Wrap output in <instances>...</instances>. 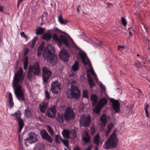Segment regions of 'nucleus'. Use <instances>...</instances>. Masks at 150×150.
Segmentation results:
<instances>
[{"mask_svg":"<svg viewBox=\"0 0 150 150\" xmlns=\"http://www.w3.org/2000/svg\"><path fill=\"white\" fill-rule=\"evenodd\" d=\"M23 70L21 68L20 72L18 71L15 74L13 81L14 93L18 100L21 102L25 101V90L21 86L18 85L19 82L21 83L23 79L22 77Z\"/></svg>","mask_w":150,"mask_h":150,"instance_id":"nucleus-1","label":"nucleus"},{"mask_svg":"<svg viewBox=\"0 0 150 150\" xmlns=\"http://www.w3.org/2000/svg\"><path fill=\"white\" fill-rule=\"evenodd\" d=\"M40 74V69L38 62H34L33 66L30 65L29 69L28 78L30 80L34 78L35 75Z\"/></svg>","mask_w":150,"mask_h":150,"instance_id":"nucleus-2","label":"nucleus"},{"mask_svg":"<svg viewBox=\"0 0 150 150\" xmlns=\"http://www.w3.org/2000/svg\"><path fill=\"white\" fill-rule=\"evenodd\" d=\"M25 145L28 146V145L27 143L31 144L33 143L38 141V138L37 135L34 132H30L28 134L27 138L25 139Z\"/></svg>","mask_w":150,"mask_h":150,"instance_id":"nucleus-3","label":"nucleus"},{"mask_svg":"<svg viewBox=\"0 0 150 150\" xmlns=\"http://www.w3.org/2000/svg\"><path fill=\"white\" fill-rule=\"evenodd\" d=\"M47 69L45 67H43L42 69V75L43 76V80L44 83L47 82Z\"/></svg>","mask_w":150,"mask_h":150,"instance_id":"nucleus-4","label":"nucleus"},{"mask_svg":"<svg viewBox=\"0 0 150 150\" xmlns=\"http://www.w3.org/2000/svg\"><path fill=\"white\" fill-rule=\"evenodd\" d=\"M44 30L45 28L39 26L37 27L35 29L36 34L37 35H42L44 33Z\"/></svg>","mask_w":150,"mask_h":150,"instance_id":"nucleus-5","label":"nucleus"},{"mask_svg":"<svg viewBox=\"0 0 150 150\" xmlns=\"http://www.w3.org/2000/svg\"><path fill=\"white\" fill-rule=\"evenodd\" d=\"M17 121L18 122L19 127L18 131L19 132H21V131L22 129H23L24 125V124L23 122V120L22 119L20 120H17Z\"/></svg>","mask_w":150,"mask_h":150,"instance_id":"nucleus-6","label":"nucleus"},{"mask_svg":"<svg viewBox=\"0 0 150 150\" xmlns=\"http://www.w3.org/2000/svg\"><path fill=\"white\" fill-rule=\"evenodd\" d=\"M23 113L26 117H30L32 116L31 110L28 108H27L25 109Z\"/></svg>","mask_w":150,"mask_h":150,"instance_id":"nucleus-7","label":"nucleus"},{"mask_svg":"<svg viewBox=\"0 0 150 150\" xmlns=\"http://www.w3.org/2000/svg\"><path fill=\"white\" fill-rule=\"evenodd\" d=\"M36 150H45V145L43 143L37 144L36 145Z\"/></svg>","mask_w":150,"mask_h":150,"instance_id":"nucleus-8","label":"nucleus"},{"mask_svg":"<svg viewBox=\"0 0 150 150\" xmlns=\"http://www.w3.org/2000/svg\"><path fill=\"white\" fill-rule=\"evenodd\" d=\"M39 108L40 111L42 112H44L47 108V103H42V105H40Z\"/></svg>","mask_w":150,"mask_h":150,"instance_id":"nucleus-9","label":"nucleus"},{"mask_svg":"<svg viewBox=\"0 0 150 150\" xmlns=\"http://www.w3.org/2000/svg\"><path fill=\"white\" fill-rule=\"evenodd\" d=\"M9 107L10 108H12L13 106L14 103L13 102V99L12 94L10 93L9 95Z\"/></svg>","mask_w":150,"mask_h":150,"instance_id":"nucleus-10","label":"nucleus"},{"mask_svg":"<svg viewBox=\"0 0 150 150\" xmlns=\"http://www.w3.org/2000/svg\"><path fill=\"white\" fill-rule=\"evenodd\" d=\"M41 135L43 139L47 140V132L44 129L40 131Z\"/></svg>","mask_w":150,"mask_h":150,"instance_id":"nucleus-11","label":"nucleus"},{"mask_svg":"<svg viewBox=\"0 0 150 150\" xmlns=\"http://www.w3.org/2000/svg\"><path fill=\"white\" fill-rule=\"evenodd\" d=\"M28 58L27 56H26L24 58V62L23 63V68L25 70L27 69V67L28 62Z\"/></svg>","mask_w":150,"mask_h":150,"instance_id":"nucleus-12","label":"nucleus"},{"mask_svg":"<svg viewBox=\"0 0 150 150\" xmlns=\"http://www.w3.org/2000/svg\"><path fill=\"white\" fill-rule=\"evenodd\" d=\"M16 119L15 120L16 121L18 120L22 119L21 118V115L22 113H21V111L19 110H18L16 112Z\"/></svg>","mask_w":150,"mask_h":150,"instance_id":"nucleus-13","label":"nucleus"},{"mask_svg":"<svg viewBox=\"0 0 150 150\" xmlns=\"http://www.w3.org/2000/svg\"><path fill=\"white\" fill-rule=\"evenodd\" d=\"M42 56L45 59H47V46L45 47L44 49Z\"/></svg>","mask_w":150,"mask_h":150,"instance_id":"nucleus-14","label":"nucleus"},{"mask_svg":"<svg viewBox=\"0 0 150 150\" xmlns=\"http://www.w3.org/2000/svg\"><path fill=\"white\" fill-rule=\"evenodd\" d=\"M45 44V42H42L40 46L39 47L38 49H39V50L40 51L43 50V48L44 47Z\"/></svg>","mask_w":150,"mask_h":150,"instance_id":"nucleus-15","label":"nucleus"},{"mask_svg":"<svg viewBox=\"0 0 150 150\" xmlns=\"http://www.w3.org/2000/svg\"><path fill=\"white\" fill-rule=\"evenodd\" d=\"M38 39V37H37L35 38L32 40V45L31 46V47L33 48L34 46L35 45V42L36 41L37 39Z\"/></svg>","mask_w":150,"mask_h":150,"instance_id":"nucleus-16","label":"nucleus"},{"mask_svg":"<svg viewBox=\"0 0 150 150\" xmlns=\"http://www.w3.org/2000/svg\"><path fill=\"white\" fill-rule=\"evenodd\" d=\"M42 38L43 39L47 40V33H45V34L42 36Z\"/></svg>","mask_w":150,"mask_h":150,"instance_id":"nucleus-17","label":"nucleus"},{"mask_svg":"<svg viewBox=\"0 0 150 150\" xmlns=\"http://www.w3.org/2000/svg\"><path fill=\"white\" fill-rule=\"evenodd\" d=\"M42 50L41 51L39 50V49H38V53H37V56H38L39 57L40 56L41 54L42 53Z\"/></svg>","mask_w":150,"mask_h":150,"instance_id":"nucleus-18","label":"nucleus"},{"mask_svg":"<svg viewBox=\"0 0 150 150\" xmlns=\"http://www.w3.org/2000/svg\"><path fill=\"white\" fill-rule=\"evenodd\" d=\"M21 36H23L24 38H26L27 37L26 35L25 34L24 32H21Z\"/></svg>","mask_w":150,"mask_h":150,"instance_id":"nucleus-19","label":"nucleus"},{"mask_svg":"<svg viewBox=\"0 0 150 150\" xmlns=\"http://www.w3.org/2000/svg\"><path fill=\"white\" fill-rule=\"evenodd\" d=\"M22 2V0H18V1L17 6L18 7L19 5L20 4L21 2Z\"/></svg>","mask_w":150,"mask_h":150,"instance_id":"nucleus-20","label":"nucleus"},{"mask_svg":"<svg viewBox=\"0 0 150 150\" xmlns=\"http://www.w3.org/2000/svg\"><path fill=\"white\" fill-rule=\"evenodd\" d=\"M29 51V50L28 48L26 49L25 50V52L24 53L25 54H26Z\"/></svg>","mask_w":150,"mask_h":150,"instance_id":"nucleus-21","label":"nucleus"},{"mask_svg":"<svg viewBox=\"0 0 150 150\" xmlns=\"http://www.w3.org/2000/svg\"><path fill=\"white\" fill-rule=\"evenodd\" d=\"M3 7L0 6V11L2 12L3 11Z\"/></svg>","mask_w":150,"mask_h":150,"instance_id":"nucleus-22","label":"nucleus"},{"mask_svg":"<svg viewBox=\"0 0 150 150\" xmlns=\"http://www.w3.org/2000/svg\"><path fill=\"white\" fill-rule=\"evenodd\" d=\"M45 96L46 98H47V90H45Z\"/></svg>","mask_w":150,"mask_h":150,"instance_id":"nucleus-23","label":"nucleus"},{"mask_svg":"<svg viewBox=\"0 0 150 150\" xmlns=\"http://www.w3.org/2000/svg\"><path fill=\"white\" fill-rule=\"evenodd\" d=\"M16 115V112H15L14 114H11V115L15 116Z\"/></svg>","mask_w":150,"mask_h":150,"instance_id":"nucleus-24","label":"nucleus"},{"mask_svg":"<svg viewBox=\"0 0 150 150\" xmlns=\"http://www.w3.org/2000/svg\"><path fill=\"white\" fill-rule=\"evenodd\" d=\"M19 142H20V138L19 137Z\"/></svg>","mask_w":150,"mask_h":150,"instance_id":"nucleus-25","label":"nucleus"},{"mask_svg":"<svg viewBox=\"0 0 150 150\" xmlns=\"http://www.w3.org/2000/svg\"><path fill=\"white\" fill-rule=\"evenodd\" d=\"M41 25H42V23H41Z\"/></svg>","mask_w":150,"mask_h":150,"instance_id":"nucleus-26","label":"nucleus"},{"mask_svg":"<svg viewBox=\"0 0 150 150\" xmlns=\"http://www.w3.org/2000/svg\"><path fill=\"white\" fill-rule=\"evenodd\" d=\"M23 0H22V1H23Z\"/></svg>","mask_w":150,"mask_h":150,"instance_id":"nucleus-27","label":"nucleus"}]
</instances>
